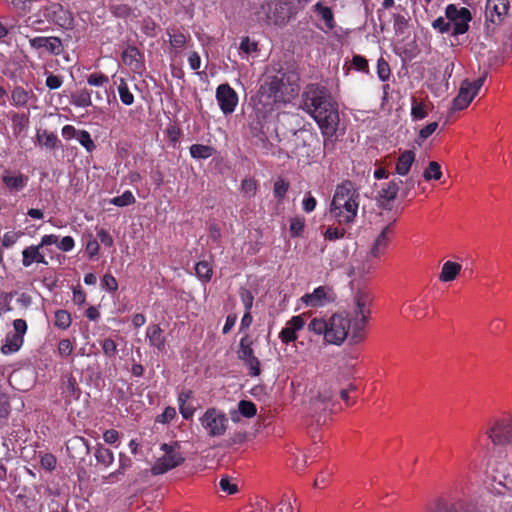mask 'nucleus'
<instances>
[{
  "label": "nucleus",
  "mask_w": 512,
  "mask_h": 512,
  "mask_svg": "<svg viewBox=\"0 0 512 512\" xmlns=\"http://www.w3.org/2000/svg\"><path fill=\"white\" fill-rule=\"evenodd\" d=\"M432 27L437 29L440 33H447L450 31L451 23L449 20L445 21L443 17H439L433 21Z\"/></svg>",
  "instance_id": "nucleus-63"
},
{
  "label": "nucleus",
  "mask_w": 512,
  "mask_h": 512,
  "mask_svg": "<svg viewBox=\"0 0 512 512\" xmlns=\"http://www.w3.org/2000/svg\"><path fill=\"white\" fill-rule=\"evenodd\" d=\"M27 180L26 176L22 174L14 175L9 171H5L2 176V181L9 190H21L26 185Z\"/></svg>",
  "instance_id": "nucleus-29"
},
{
  "label": "nucleus",
  "mask_w": 512,
  "mask_h": 512,
  "mask_svg": "<svg viewBox=\"0 0 512 512\" xmlns=\"http://www.w3.org/2000/svg\"><path fill=\"white\" fill-rule=\"evenodd\" d=\"M393 18L395 32L397 34H403L404 30L407 28L408 20L401 14H395Z\"/></svg>",
  "instance_id": "nucleus-59"
},
{
  "label": "nucleus",
  "mask_w": 512,
  "mask_h": 512,
  "mask_svg": "<svg viewBox=\"0 0 512 512\" xmlns=\"http://www.w3.org/2000/svg\"><path fill=\"white\" fill-rule=\"evenodd\" d=\"M238 410L240 414L246 418H251L256 415V405L252 401L241 400L238 403Z\"/></svg>",
  "instance_id": "nucleus-41"
},
{
  "label": "nucleus",
  "mask_w": 512,
  "mask_h": 512,
  "mask_svg": "<svg viewBox=\"0 0 512 512\" xmlns=\"http://www.w3.org/2000/svg\"><path fill=\"white\" fill-rule=\"evenodd\" d=\"M486 434L495 445L512 444V418L507 416L496 420Z\"/></svg>",
  "instance_id": "nucleus-11"
},
{
  "label": "nucleus",
  "mask_w": 512,
  "mask_h": 512,
  "mask_svg": "<svg viewBox=\"0 0 512 512\" xmlns=\"http://www.w3.org/2000/svg\"><path fill=\"white\" fill-rule=\"evenodd\" d=\"M336 293L330 286H319L312 293L301 297V301L308 307H323L336 300Z\"/></svg>",
  "instance_id": "nucleus-13"
},
{
  "label": "nucleus",
  "mask_w": 512,
  "mask_h": 512,
  "mask_svg": "<svg viewBox=\"0 0 512 512\" xmlns=\"http://www.w3.org/2000/svg\"><path fill=\"white\" fill-rule=\"evenodd\" d=\"M134 202H135V197L133 196V194L130 191H126L122 195L114 197L111 200V203H113L114 205L119 206V207L128 206Z\"/></svg>",
  "instance_id": "nucleus-49"
},
{
  "label": "nucleus",
  "mask_w": 512,
  "mask_h": 512,
  "mask_svg": "<svg viewBox=\"0 0 512 512\" xmlns=\"http://www.w3.org/2000/svg\"><path fill=\"white\" fill-rule=\"evenodd\" d=\"M200 421L211 437L221 436L226 432L228 419L215 408L208 409Z\"/></svg>",
  "instance_id": "nucleus-10"
},
{
  "label": "nucleus",
  "mask_w": 512,
  "mask_h": 512,
  "mask_svg": "<svg viewBox=\"0 0 512 512\" xmlns=\"http://www.w3.org/2000/svg\"><path fill=\"white\" fill-rule=\"evenodd\" d=\"M28 93L20 87H17L12 92V100L17 106H24L28 102Z\"/></svg>",
  "instance_id": "nucleus-51"
},
{
  "label": "nucleus",
  "mask_w": 512,
  "mask_h": 512,
  "mask_svg": "<svg viewBox=\"0 0 512 512\" xmlns=\"http://www.w3.org/2000/svg\"><path fill=\"white\" fill-rule=\"evenodd\" d=\"M351 320L340 313L333 314L328 320L326 341L330 344L341 345L348 337Z\"/></svg>",
  "instance_id": "nucleus-5"
},
{
  "label": "nucleus",
  "mask_w": 512,
  "mask_h": 512,
  "mask_svg": "<svg viewBox=\"0 0 512 512\" xmlns=\"http://www.w3.org/2000/svg\"><path fill=\"white\" fill-rule=\"evenodd\" d=\"M76 139L87 150V152H92L96 148L94 141L86 130H80Z\"/></svg>",
  "instance_id": "nucleus-43"
},
{
  "label": "nucleus",
  "mask_w": 512,
  "mask_h": 512,
  "mask_svg": "<svg viewBox=\"0 0 512 512\" xmlns=\"http://www.w3.org/2000/svg\"><path fill=\"white\" fill-rule=\"evenodd\" d=\"M162 330L158 325H151L147 328V337L150 345L162 351L165 349V339L161 335Z\"/></svg>",
  "instance_id": "nucleus-31"
},
{
  "label": "nucleus",
  "mask_w": 512,
  "mask_h": 512,
  "mask_svg": "<svg viewBox=\"0 0 512 512\" xmlns=\"http://www.w3.org/2000/svg\"><path fill=\"white\" fill-rule=\"evenodd\" d=\"M251 135L253 139V144L260 148L264 154L272 153V143H270L261 129L257 127H251Z\"/></svg>",
  "instance_id": "nucleus-30"
},
{
  "label": "nucleus",
  "mask_w": 512,
  "mask_h": 512,
  "mask_svg": "<svg viewBox=\"0 0 512 512\" xmlns=\"http://www.w3.org/2000/svg\"><path fill=\"white\" fill-rule=\"evenodd\" d=\"M187 38L181 32L170 33L169 42L173 48H182L186 44Z\"/></svg>",
  "instance_id": "nucleus-54"
},
{
  "label": "nucleus",
  "mask_w": 512,
  "mask_h": 512,
  "mask_svg": "<svg viewBox=\"0 0 512 512\" xmlns=\"http://www.w3.org/2000/svg\"><path fill=\"white\" fill-rule=\"evenodd\" d=\"M358 197L359 193L354 187V184L347 180L336 187L331 206L344 205V201H350Z\"/></svg>",
  "instance_id": "nucleus-21"
},
{
  "label": "nucleus",
  "mask_w": 512,
  "mask_h": 512,
  "mask_svg": "<svg viewBox=\"0 0 512 512\" xmlns=\"http://www.w3.org/2000/svg\"><path fill=\"white\" fill-rule=\"evenodd\" d=\"M102 349L104 354L109 358H112L117 354V345L111 338H106L103 340Z\"/></svg>",
  "instance_id": "nucleus-55"
},
{
  "label": "nucleus",
  "mask_w": 512,
  "mask_h": 512,
  "mask_svg": "<svg viewBox=\"0 0 512 512\" xmlns=\"http://www.w3.org/2000/svg\"><path fill=\"white\" fill-rule=\"evenodd\" d=\"M111 12L120 18H126L131 14V8L126 4H116L110 6Z\"/></svg>",
  "instance_id": "nucleus-56"
},
{
  "label": "nucleus",
  "mask_w": 512,
  "mask_h": 512,
  "mask_svg": "<svg viewBox=\"0 0 512 512\" xmlns=\"http://www.w3.org/2000/svg\"><path fill=\"white\" fill-rule=\"evenodd\" d=\"M358 198L344 201V205L331 206L330 213L339 223H351L354 221L358 211Z\"/></svg>",
  "instance_id": "nucleus-17"
},
{
  "label": "nucleus",
  "mask_w": 512,
  "mask_h": 512,
  "mask_svg": "<svg viewBox=\"0 0 512 512\" xmlns=\"http://www.w3.org/2000/svg\"><path fill=\"white\" fill-rule=\"evenodd\" d=\"M122 61L126 66H129L134 71H140L142 64V54L134 46H128L122 52Z\"/></svg>",
  "instance_id": "nucleus-24"
},
{
  "label": "nucleus",
  "mask_w": 512,
  "mask_h": 512,
  "mask_svg": "<svg viewBox=\"0 0 512 512\" xmlns=\"http://www.w3.org/2000/svg\"><path fill=\"white\" fill-rule=\"evenodd\" d=\"M308 329L310 331H313L315 334H318V335L323 334L324 338L326 339V332L328 329V321H326L324 319L314 318L308 324Z\"/></svg>",
  "instance_id": "nucleus-40"
},
{
  "label": "nucleus",
  "mask_w": 512,
  "mask_h": 512,
  "mask_svg": "<svg viewBox=\"0 0 512 512\" xmlns=\"http://www.w3.org/2000/svg\"><path fill=\"white\" fill-rule=\"evenodd\" d=\"M295 92L291 77L286 73L268 76L260 86L259 96L266 104L285 101V95Z\"/></svg>",
  "instance_id": "nucleus-2"
},
{
  "label": "nucleus",
  "mask_w": 512,
  "mask_h": 512,
  "mask_svg": "<svg viewBox=\"0 0 512 512\" xmlns=\"http://www.w3.org/2000/svg\"><path fill=\"white\" fill-rule=\"evenodd\" d=\"M428 115L425 103L418 101L415 97L411 99V116L413 120H422Z\"/></svg>",
  "instance_id": "nucleus-37"
},
{
  "label": "nucleus",
  "mask_w": 512,
  "mask_h": 512,
  "mask_svg": "<svg viewBox=\"0 0 512 512\" xmlns=\"http://www.w3.org/2000/svg\"><path fill=\"white\" fill-rule=\"evenodd\" d=\"M303 109L309 113L319 125L327 139L324 140V149H327L333 141L330 139L337 131L339 113L331 94L318 84H310L303 92Z\"/></svg>",
  "instance_id": "nucleus-1"
},
{
  "label": "nucleus",
  "mask_w": 512,
  "mask_h": 512,
  "mask_svg": "<svg viewBox=\"0 0 512 512\" xmlns=\"http://www.w3.org/2000/svg\"><path fill=\"white\" fill-rule=\"evenodd\" d=\"M305 226V220L302 217H293L290 219V234L292 237H299Z\"/></svg>",
  "instance_id": "nucleus-42"
},
{
  "label": "nucleus",
  "mask_w": 512,
  "mask_h": 512,
  "mask_svg": "<svg viewBox=\"0 0 512 512\" xmlns=\"http://www.w3.org/2000/svg\"><path fill=\"white\" fill-rule=\"evenodd\" d=\"M486 77L487 73L485 72L481 77L473 82H470L468 79L463 80L460 85L459 93L453 100L452 109L459 111L467 108L483 86Z\"/></svg>",
  "instance_id": "nucleus-4"
},
{
  "label": "nucleus",
  "mask_w": 512,
  "mask_h": 512,
  "mask_svg": "<svg viewBox=\"0 0 512 512\" xmlns=\"http://www.w3.org/2000/svg\"><path fill=\"white\" fill-rule=\"evenodd\" d=\"M314 10L329 26H331V22L333 21V13L329 7L324 6L321 3H317L314 6Z\"/></svg>",
  "instance_id": "nucleus-52"
},
{
  "label": "nucleus",
  "mask_w": 512,
  "mask_h": 512,
  "mask_svg": "<svg viewBox=\"0 0 512 512\" xmlns=\"http://www.w3.org/2000/svg\"><path fill=\"white\" fill-rule=\"evenodd\" d=\"M305 321L301 316H294L289 320L280 334L279 338L283 343H290L297 339V331L304 327Z\"/></svg>",
  "instance_id": "nucleus-23"
},
{
  "label": "nucleus",
  "mask_w": 512,
  "mask_h": 512,
  "mask_svg": "<svg viewBox=\"0 0 512 512\" xmlns=\"http://www.w3.org/2000/svg\"><path fill=\"white\" fill-rule=\"evenodd\" d=\"M73 351V345L69 339H62L58 344V352L62 357L69 356Z\"/></svg>",
  "instance_id": "nucleus-62"
},
{
  "label": "nucleus",
  "mask_w": 512,
  "mask_h": 512,
  "mask_svg": "<svg viewBox=\"0 0 512 512\" xmlns=\"http://www.w3.org/2000/svg\"><path fill=\"white\" fill-rule=\"evenodd\" d=\"M399 192V183L395 180L389 181L379 191L376 197L379 207L391 210L390 203L395 200Z\"/></svg>",
  "instance_id": "nucleus-19"
},
{
  "label": "nucleus",
  "mask_w": 512,
  "mask_h": 512,
  "mask_svg": "<svg viewBox=\"0 0 512 512\" xmlns=\"http://www.w3.org/2000/svg\"><path fill=\"white\" fill-rule=\"evenodd\" d=\"M39 245H32L22 251V264L24 267H29L33 262L47 264L45 257L40 253Z\"/></svg>",
  "instance_id": "nucleus-26"
},
{
  "label": "nucleus",
  "mask_w": 512,
  "mask_h": 512,
  "mask_svg": "<svg viewBox=\"0 0 512 512\" xmlns=\"http://www.w3.org/2000/svg\"><path fill=\"white\" fill-rule=\"evenodd\" d=\"M461 269V264L453 261H447L442 266L439 274V280L441 282H452L457 278Z\"/></svg>",
  "instance_id": "nucleus-27"
},
{
  "label": "nucleus",
  "mask_w": 512,
  "mask_h": 512,
  "mask_svg": "<svg viewBox=\"0 0 512 512\" xmlns=\"http://www.w3.org/2000/svg\"><path fill=\"white\" fill-rule=\"evenodd\" d=\"M368 322V317L355 316L353 323L351 322L350 341L356 344L364 339V330Z\"/></svg>",
  "instance_id": "nucleus-28"
},
{
  "label": "nucleus",
  "mask_w": 512,
  "mask_h": 512,
  "mask_svg": "<svg viewBox=\"0 0 512 512\" xmlns=\"http://www.w3.org/2000/svg\"><path fill=\"white\" fill-rule=\"evenodd\" d=\"M253 341L249 335L241 338L237 351L238 358L248 367L251 376H258L261 373L260 361L254 355L252 348Z\"/></svg>",
  "instance_id": "nucleus-12"
},
{
  "label": "nucleus",
  "mask_w": 512,
  "mask_h": 512,
  "mask_svg": "<svg viewBox=\"0 0 512 512\" xmlns=\"http://www.w3.org/2000/svg\"><path fill=\"white\" fill-rule=\"evenodd\" d=\"M87 82L92 86H103L109 82V78L102 73H92L88 76Z\"/></svg>",
  "instance_id": "nucleus-57"
},
{
  "label": "nucleus",
  "mask_w": 512,
  "mask_h": 512,
  "mask_svg": "<svg viewBox=\"0 0 512 512\" xmlns=\"http://www.w3.org/2000/svg\"><path fill=\"white\" fill-rule=\"evenodd\" d=\"M95 457L97 461L104 465L105 467H108L112 464L114 461L113 453L110 449L103 447V445L98 444L96 451H95Z\"/></svg>",
  "instance_id": "nucleus-36"
},
{
  "label": "nucleus",
  "mask_w": 512,
  "mask_h": 512,
  "mask_svg": "<svg viewBox=\"0 0 512 512\" xmlns=\"http://www.w3.org/2000/svg\"><path fill=\"white\" fill-rule=\"evenodd\" d=\"M438 127V123L437 122H432V123H429L428 125H426L425 127H423L420 131H419V134H418V138L416 140V143L418 145H421L422 142L424 140H426L430 135H432L435 130L437 129Z\"/></svg>",
  "instance_id": "nucleus-50"
},
{
  "label": "nucleus",
  "mask_w": 512,
  "mask_h": 512,
  "mask_svg": "<svg viewBox=\"0 0 512 512\" xmlns=\"http://www.w3.org/2000/svg\"><path fill=\"white\" fill-rule=\"evenodd\" d=\"M334 391L332 386L325 383L319 387L316 394L312 395L309 401L310 413L315 416L326 411L328 403L332 400Z\"/></svg>",
  "instance_id": "nucleus-15"
},
{
  "label": "nucleus",
  "mask_w": 512,
  "mask_h": 512,
  "mask_svg": "<svg viewBox=\"0 0 512 512\" xmlns=\"http://www.w3.org/2000/svg\"><path fill=\"white\" fill-rule=\"evenodd\" d=\"M215 152V149L208 145L202 144H193L190 147V154L193 158L197 159H206L212 156Z\"/></svg>",
  "instance_id": "nucleus-35"
},
{
  "label": "nucleus",
  "mask_w": 512,
  "mask_h": 512,
  "mask_svg": "<svg viewBox=\"0 0 512 512\" xmlns=\"http://www.w3.org/2000/svg\"><path fill=\"white\" fill-rule=\"evenodd\" d=\"M37 140L48 149H55L59 143L57 136L53 132L40 130L37 132Z\"/></svg>",
  "instance_id": "nucleus-33"
},
{
  "label": "nucleus",
  "mask_w": 512,
  "mask_h": 512,
  "mask_svg": "<svg viewBox=\"0 0 512 512\" xmlns=\"http://www.w3.org/2000/svg\"><path fill=\"white\" fill-rule=\"evenodd\" d=\"M39 14L48 22L54 23L64 29H71L73 27L74 17L72 13L59 3H50L42 7Z\"/></svg>",
  "instance_id": "nucleus-6"
},
{
  "label": "nucleus",
  "mask_w": 512,
  "mask_h": 512,
  "mask_svg": "<svg viewBox=\"0 0 512 512\" xmlns=\"http://www.w3.org/2000/svg\"><path fill=\"white\" fill-rule=\"evenodd\" d=\"M240 298L243 302L246 311H250L253 306L254 296L251 291L245 287L239 290Z\"/></svg>",
  "instance_id": "nucleus-53"
},
{
  "label": "nucleus",
  "mask_w": 512,
  "mask_h": 512,
  "mask_svg": "<svg viewBox=\"0 0 512 512\" xmlns=\"http://www.w3.org/2000/svg\"><path fill=\"white\" fill-rule=\"evenodd\" d=\"M508 10V0H487L485 8L486 29L490 30V24L500 25Z\"/></svg>",
  "instance_id": "nucleus-14"
},
{
  "label": "nucleus",
  "mask_w": 512,
  "mask_h": 512,
  "mask_svg": "<svg viewBox=\"0 0 512 512\" xmlns=\"http://www.w3.org/2000/svg\"><path fill=\"white\" fill-rule=\"evenodd\" d=\"M258 44L255 41H251L249 37H243L240 43V50L246 54L256 52Z\"/></svg>",
  "instance_id": "nucleus-60"
},
{
  "label": "nucleus",
  "mask_w": 512,
  "mask_h": 512,
  "mask_svg": "<svg viewBox=\"0 0 512 512\" xmlns=\"http://www.w3.org/2000/svg\"><path fill=\"white\" fill-rule=\"evenodd\" d=\"M395 222L396 218L384 226L378 234L369 252L371 257L378 258L387 249L390 241L389 235L392 233V227Z\"/></svg>",
  "instance_id": "nucleus-18"
},
{
  "label": "nucleus",
  "mask_w": 512,
  "mask_h": 512,
  "mask_svg": "<svg viewBox=\"0 0 512 512\" xmlns=\"http://www.w3.org/2000/svg\"><path fill=\"white\" fill-rule=\"evenodd\" d=\"M119 96L125 105H131L134 102V96L129 91L127 84L124 80H121V83L118 86Z\"/></svg>",
  "instance_id": "nucleus-47"
},
{
  "label": "nucleus",
  "mask_w": 512,
  "mask_h": 512,
  "mask_svg": "<svg viewBox=\"0 0 512 512\" xmlns=\"http://www.w3.org/2000/svg\"><path fill=\"white\" fill-rule=\"evenodd\" d=\"M29 42L31 47L43 49L53 55H59L63 51L62 42L58 37H35Z\"/></svg>",
  "instance_id": "nucleus-20"
},
{
  "label": "nucleus",
  "mask_w": 512,
  "mask_h": 512,
  "mask_svg": "<svg viewBox=\"0 0 512 512\" xmlns=\"http://www.w3.org/2000/svg\"><path fill=\"white\" fill-rule=\"evenodd\" d=\"M445 15L450 23H453L452 35H461L468 31L472 15L467 8H458L456 5L450 4L446 7Z\"/></svg>",
  "instance_id": "nucleus-9"
},
{
  "label": "nucleus",
  "mask_w": 512,
  "mask_h": 512,
  "mask_svg": "<svg viewBox=\"0 0 512 512\" xmlns=\"http://www.w3.org/2000/svg\"><path fill=\"white\" fill-rule=\"evenodd\" d=\"M72 322L71 315L66 310H57L55 312V326L65 330L70 327Z\"/></svg>",
  "instance_id": "nucleus-38"
},
{
  "label": "nucleus",
  "mask_w": 512,
  "mask_h": 512,
  "mask_svg": "<svg viewBox=\"0 0 512 512\" xmlns=\"http://www.w3.org/2000/svg\"><path fill=\"white\" fill-rule=\"evenodd\" d=\"M289 189V183L284 179H278L274 183V196L278 198L279 202L285 198V195Z\"/></svg>",
  "instance_id": "nucleus-46"
},
{
  "label": "nucleus",
  "mask_w": 512,
  "mask_h": 512,
  "mask_svg": "<svg viewBox=\"0 0 512 512\" xmlns=\"http://www.w3.org/2000/svg\"><path fill=\"white\" fill-rule=\"evenodd\" d=\"M294 153L306 157L314 158L320 153V139L318 136L308 130H299L293 135Z\"/></svg>",
  "instance_id": "nucleus-3"
},
{
  "label": "nucleus",
  "mask_w": 512,
  "mask_h": 512,
  "mask_svg": "<svg viewBox=\"0 0 512 512\" xmlns=\"http://www.w3.org/2000/svg\"><path fill=\"white\" fill-rule=\"evenodd\" d=\"M415 161V153L412 150H405L397 158L395 172L400 176H406Z\"/></svg>",
  "instance_id": "nucleus-25"
},
{
  "label": "nucleus",
  "mask_w": 512,
  "mask_h": 512,
  "mask_svg": "<svg viewBox=\"0 0 512 512\" xmlns=\"http://www.w3.org/2000/svg\"><path fill=\"white\" fill-rule=\"evenodd\" d=\"M216 98L220 109L224 114H230L235 110L238 96L229 84H221L216 90Z\"/></svg>",
  "instance_id": "nucleus-16"
},
{
  "label": "nucleus",
  "mask_w": 512,
  "mask_h": 512,
  "mask_svg": "<svg viewBox=\"0 0 512 512\" xmlns=\"http://www.w3.org/2000/svg\"><path fill=\"white\" fill-rule=\"evenodd\" d=\"M261 10L266 14L265 22L276 26H283L292 17V10L286 2H266L261 5Z\"/></svg>",
  "instance_id": "nucleus-7"
},
{
  "label": "nucleus",
  "mask_w": 512,
  "mask_h": 512,
  "mask_svg": "<svg viewBox=\"0 0 512 512\" xmlns=\"http://www.w3.org/2000/svg\"><path fill=\"white\" fill-rule=\"evenodd\" d=\"M23 344V337L13 333L12 335H7L5 344L1 347V351L4 354H9L16 352L20 349Z\"/></svg>",
  "instance_id": "nucleus-32"
},
{
  "label": "nucleus",
  "mask_w": 512,
  "mask_h": 512,
  "mask_svg": "<svg viewBox=\"0 0 512 512\" xmlns=\"http://www.w3.org/2000/svg\"><path fill=\"white\" fill-rule=\"evenodd\" d=\"M373 302V296L366 290L359 289L355 292L354 303L355 310L354 315L357 317H368L371 313L370 306Z\"/></svg>",
  "instance_id": "nucleus-22"
},
{
  "label": "nucleus",
  "mask_w": 512,
  "mask_h": 512,
  "mask_svg": "<svg viewBox=\"0 0 512 512\" xmlns=\"http://www.w3.org/2000/svg\"><path fill=\"white\" fill-rule=\"evenodd\" d=\"M161 449L165 452V454L158 458L155 464L152 466L151 473L153 475L164 474L165 472L181 465L184 462V457L179 451L175 449L174 446L163 444Z\"/></svg>",
  "instance_id": "nucleus-8"
},
{
  "label": "nucleus",
  "mask_w": 512,
  "mask_h": 512,
  "mask_svg": "<svg viewBox=\"0 0 512 512\" xmlns=\"http://www.w3.org/2000/svg\"><path fill=\"white\" fill-rule=\"evenodd\" d=\"M71 103L77 107H88L92 104L91 92L87 89L79 90L71 95Z\"/></svg>",
  "instance_id": "nucleus-34"
},
{
  "label": "nucleus",
  "mask_w": 512,
  "mask_h": 512,
  "mask_svg": "<svg viewBox=\"0 0 512 512\" xmlns=\"http://www.w3.org/2000/svg\"><path fill=\"white\" fill-rule=\"evenodd\" d=\"M430 512H461L455 505L438 503Z\"/></svg>",
  "instance_id": "nucleus-64"
},
{
  "label": "nucleus",
  "mask_w": 512,
  "mask_h": 512,
  "mask_svg": "<svg viewBox=\"0 0 512 512\" xmlns=\"http://www.w3.org/2000/svg\"><path fill=\"white\" fill-rule=\"evenodd\" d=\"M102 287L110 292H115L118 288L115 277L111 274H105L102 278Z\"/></svg>",
  "instance_id": "nucleus-61"
},
{
  "label": "nucleus",
  "mask_w": 512,
  "mask_h": 512,
  "mask_svg": "<svg viewBox=\"0 0 512 512\" xmlns=\"http://www.w3.org/2000/svg\"><path fill=\"white\" fill-rule=\"evenodd\" d=\"M256 190H257L256 180H254L252 178H245L242 181L241 191L246 197H248V198L253 197L256 194Z\"/></svg>",
  "instance_id": "nucleus-44"
},
{
  "label": "nucleus",
  "mask_w": 512,
  "mask_h": 512,
  "mask_svg": "<svg viewBox=\"0 0 512 512\" xmlns=\"http://www.w3.org/2000/svg\"><path fill=\"white\" fill-rule=\"evenodd\" d=\"M441 176H442V172H441L440 165L435 161H431L428 164V167L423 172V178L426 181H429L432 179L439 180L441 178Z\"/></svg>",
  "instance_id": "nucleus-39"
},
{
  "label": "nucleus",
  "mask_w": 512,
  "mask_h": 512,
  "mask_svg": "<svg viewBox=\"0 0 512 512\" xmlns=\"http://www.w3.org/2000/svg\"><path fill=\"white\" fill-rule=\"evenodd\" d=\"M377 73L382 81L387 80L390 76L389 65L383 58H380L377 62Z\"/></svg>",
  "instance_id": "nucleus-58"
},
{
  "label": "nucleus",
  "mask_w": 512,
  "mask_h": 512,
  "mask_svg": "<svg viewBox=\"0 0 512 512\" xmlns=\"http://www.w3.org/2000/svg\"><path fill=\"white\" fill-rule=\"evenodd\" d=\"M220 489L227 493L228 495H233L237 493L238 486L236 483H233L229 476H223L219 481Z\"/></svg>",
  "instance_id": "nucleus-48"
},
{
  "label": "nucleus",
  "mask_w": 512,
  "mask_h": 512,
  "mask_svg": "<svg viewBox=\"0 0 512 512\" xmlns=\"http://www.w3.org/2000/svg\"><path fill=\"white\" fill-rule=\"evenodd\" d=\"M195 271H196V275L200 279H203L205 281L210 280L211 275H212V269L207 262H205V261L198 262L195 266Z\"/></svg>",
  "instance_id": "nucleus-45"
}]
</instances>
